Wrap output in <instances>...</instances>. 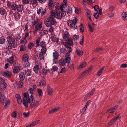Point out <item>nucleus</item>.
<instances>
[{
	"label": "nucleus",
	"mask_w": 127,
	"mask_h": 127,
	"mask_svg": "<svg viewBox=\"0 0 127 127\" xmlns=\"http://www.w3.org/2000/svg\"><path fill=\"white\" fill-rule=\"evenodd\" d=\"M15 96L17 98L18 103L19 104H21L22 102V100L20 96L18 94H16Z\"/></svg>",
	"instance_id": "obj_23"
},
{
	"label": "nucleus",
	"mask_w": 127,
	"mask_h": 127,
	"mask_svg": "<svg viewBox=\"0 0 127 127\" xmlns=\"http://www.w3.org/2000/svg\"><path fill=\"white\" fill-rule=\"evenodd\" d=\"M77 21V19L76 17L74 18L73 21L72 20H69L68 21L67 23L68 25L70 26V27H72L74 29H76L77 28V26L76 25Z\"/></svg>",
	"instance_id": "obj_5"
},
{
	"label": "nucleus",
	"mask_w": 127,
	"mask_h": 127,
	"mask_svg": "<svg viewBox=\"0 0 127 127\" xmlns=\"http://www.w3.org/2000/svg\"><path fill=\"white\" fill-rule=\"evenodd\" d=\"M79 36L77 35H73V39L76 41L79 39Z\"/></svg>",
	"instance_id": "obj_47"
},
{
	"label": "nucleus",
	"mask_w": 127,
	"mask_h": 127,
	"mask_svg": "<svg viewBox=\"0 0 127 127\" xmlns=\"http://www.w3.org/2000/svg\"><path fill=\"white\" fill-rule=\"evenodd\" d=\"M14 57L12 56L7 60V61L10 64H11L13 63L14 62Z\"/></svg>",
	"instance_id": "obj_32"
},
{
	"label": "nucleus",
	"mask_w": 127,
	"mask_h": 127,
	"mask_svg": "<svg viewBox=\"0 0 127 127\" xmlns=\"http://www.w3.org/2000/svg\"><path fill=\"white\" fill-rule=\"evenodd\" d=\"M17 5L16 4H13L12 5L11 7L13 10H15L16 9Z\"/></svg>",
	"instance_id": "obj_46"
},
{
	"label": "nucleus",
	"mask_w": 127,
	"mask_h": 127,
	"mask_svg": "<svg viewBox=\"0 0 127 127\" xmlns=\"http://www.w3.org/2000/svg\"><path fill=\"white\" fill-rule=\"evenodd\" d=\"M16 9L18 12H21L23 10V6L20 5H17Z\"/></svg>",
	"instance_id": "obj_34"
},
{
	"label": "nucleus",
	"mask_w": 127,
	"mask_h": 127,
	"mask_svg": "<svg viewBox=\"0 0 127 127\" xmlns=\"http://www.w3.org/2000/svg\"><path fill=\"white\" fill-rule=\"evenodd\" d=\"M0 74L1 75L5 77H8L10 76L12 74L11 72L10 71H0Z\"/></svg>",
	"instance_id": "obj_7"
},
{
	"label": "nucleus",
	"mask_w": 127,
	"mask_h": 127,
	"mask_svg": "<svg viewBox=\"0 0 127 127\" xmlns=\"http://www.w3.org/2000/svg\"><path fill=\"white\" fill-rule=\"evenodd\" d=\"M72 8L70 7H68L67 10V14L70 13L72 11Z\"/></svg>",
	"instance_id": "obj_48"
},
{
	"label": "nucleus",
	"mask_w": 127,
	"mask_h": 127,
	"mask_svg": "<svg viewBox=\"0 0 127 127\" xmlns=\"http://www.w3.org/2000/svg\"><path fill=\"white\" fill-rule=\"evenodd\" d=\"M29 57L28 55L25 54L22 57V61L25 67H29L30 66V64L28 62Z\"/></svg>",
	"instance_id": "obj_4"
},
{
	"label": "nucleus",
	"mask_w": 127,
	"mask_h": 127,
	"mask_svg": "<svg viewBox=\"0 0 127 127\" xmlns=\"http://www.w3.org/2000/svg\"><path fill=\"white\" fill-rule=\"evenodd\" d=\"M59 65L61 66H62L66 64L65 61L64 59H62L59 60L58 61Z\"/></svg>",
	"instance_id": "obj_16"
},
{
	"label": "nucleus",
	"mask_w": 127,
	"mask_h": 127,
	"mask_svg": "<svg viewBox=\"0 0 127 127\" xmlns=\"http://www.w3.org/2000/svg\"><path fill=\"white\" fill-rule=\"evenodd\" d=\"M104 66H103L101 68L97 73L96 75L97 76H99L100 75L104 70Z\"/></svg>",
	"instance_id": "obj_33"
},
{
	"label": "nucleus",
	"mask_w": 127,
	"mask_h": 127,
	"mask_svg": "<svg viewBox=\"0 0 127 127\" xmlns=\"http://www.w3.org/2000/svg\"><path fill=\"white\" fill-rule=\"evenodd\" d=\"M5 39L3 37L0 38V44H3L5 42Z\"/></svg>",
	"instance_id": "obj_57"
},
{
	"label": "nucleus",
	"mask_w": 127,
	"mask_h": 127,
	"mask_svg": "<svg viewBox=\"0 0 127 127\" xmlns=\"http://www.w3.org/2000/svg\"><path fill=\"white\" fill-rule=\"evenodd\" d=\"M33 91L34 90L33 89L31 88L29 89L27 93H25L23 94L24 97L23 99H24V98L25 97H27L28 98L33 97V95L34 94Z\"/></svg>",
	"instance_id": "obj_3"
},
{
	"label": "nucleus",
	"mask_w": 127,
	"mask_h": 127,
	"mask_svg": "<svg viewBox=\"0 0 127 127\" xmlns=\"http://www.w3.org/2000/svg\"><path fill=\"white\" fill-rule=\"evenodd\" d=\"M48 70L45 68H43L42 70V73L43 75H46L48 73Z\"/></svg>",
	"instance_id": "obj_44"
},
{
	"label": "nucleus",
	"mask_w": 127,
	"mask_h": 127,
	"mask_svg": "<svg viewBox=\"0 0 127 127\" xmlns=\"http://www.w3.org/2000/svg\"><path fill=\"white\" fill-rule=\"evenodd\" d=\"M51 37L52 41L55 42H58V40L57 38L56 37L54 34H52Z\"/></svg>",
	"instance_id": "obj_26"
},
{
	"label": "nucleus",
	"mask_w": 127,
	"mask_h": 127,
	"mask_svg": "<svg viewBox=\"0 0 127 127\" xmlns=\"http://www.w3.org/2000/svg\"><path fill=\"white\" fill-rule=\"evenodd\" d=\"M6 99V98L5 97L4 93L2 91L0 92V102L4 104L5 101Z\"/></svg>",
	"instance_id": "obj_8"
},
{
	"label": "nucleus",
	"mask_w": 127,
	"mask_h": 127,
	"mask_svg": "<svg viewBox=\"0 0 127 127\" xmlns=\"http://www.w3.org/2000/svg\"><path fill=\"white\" fill-rule=\"evenodd\" d=\"M5 12V10L4 9H0V14L2 15L4 14Z\"/></svg>",
	"instance_id": "obj_50"
},
{
	"label": "nucleus",
	"mask_w": 127,
	"mask_h": 127,
	"mask_svg": "<svg viewBox=\"0 0 127 127\" xmlns=\"http://www.w3.org/2000/svg\"><path fill=\"white\" fill-rule=\"evenodd\" d=\"M25 74L27 76H29L31 75V72L30 70H27L26 71Z\"/></svg>",
	"instance_id": "obj_54"
},
{
	"label": "nucleus",
	"mask_w": 127,
	"mask_h": 127,
	"mask_svg": "<svg viewBox=\"0 0 127 127\" xmlns=\"http://www.w3.org/2000/svg\"><path fill=\"white\" fill-rule=\"evenodd\" d=\"M45 24L48 27H50L51 25L49 20L46 21Z\"/></svg>",
	"instance_id": "obj_49"
},
{
	"label": "nucleus",
	"mask_w": 127,
	"mask_h": 127,
	"mask_svg": "<svg viewBox=\"0 0 127 127\" xmlns=\"http://www.w3.org/2000/svg\"><path fill=\"white\" fill-rule=\"evenodd\" d=\"M95 88H93L92 89L91 91L89 92L86 95L85 97L87 98V97H89L91 96L93 94L95 91Z\"/></svg>",
	"instance_id": "obj_15"
},
{
	"label": "nucleus",
	"mask_w": 127,
	"mask_h": 127,
	"mask_svg": "<svg viewBox=\"0 0 127 127\" xmlns=\"http://www.w3.org/2000/svg\"><path fill=\"white\" fill-rule=\"evenodd\" d=\"M49 21L51 25H55L56 24V22L54 18H51Z\"/></svg>",
	"instance_id": "obj_36"
},
{
	"label": "nucleus",
	"mask_w": 127,
	"mask_h": 127,
	"mask_svg": "<svg viewBox=\"0 0 127 127\" xmlns=\"http://www.w3.org/2000/svg\"><path fill=\"white\" fill-rule=\"evenodd\" d=\"M86 63L85 62L82 63L78 67L77 69H80L85 67L86 65Z\"/></svg>",
	"instance_id": "obj_21"
},
{
	"label": "nucleus",
	"mask_w": 127,
	"mask_h": 127,
	"mask_svg": "<svg viewBox=\"0 0 127 127\" xmlns=\"http://www.w3.org/2000/svg\"><path fill=\"white\" fill-rule=\"evenodd\" d=\"M59 54L56 51L54 52L53 54V58L58 59L59 58Z\"/></svg>",
	"instance_id": "obj_25"
},
{
	"label": "nucleus",
	"mask_w": 127,
	"mask_h": 127,
	"mask_svg": "<svg viewBox=\"0 0 127 127\" xmlns=\"http://www.w3.org/2000/svg\"><path fill=\"white\" fill-rule=\"evenodd\" d=\"M33 46V43L31 42L28 45V47L29 49H31Z\"/></svg>",
	"instance_id": "obj_64"
},
{
	"label": "nucleus",
	"mask_w": 127,
	"mask_h": 127,
	"mask_svg": "<svg viewBox=\"0 0 127 127\" xmlns=\"http://www.w3.org/2000/svg\"><path fill=\"white\" fill-rule=\"evenodd\" d=\"M14 16L15 20L18 21L20 19L21 15L19 13H17L14 14Z\"/></svg>",
	"instance_id": "obj_22"
},
{
	"label": "nucleus",
	"mask_w": 127,
	"mask_h": 127,
	"mask_svg": "<svg viewBox=\"0 0 127 127\" xmlns=\"http://www.w3.org/2000/svg\"><path fill=\"white\" fill-rule=\"evenodd\" d=\"M26 49V47L25 45H21L20 49V51H24Z\"/></svg>",
	"instance_id": "obj_52"
},
{
	"label": "nucleus",
	"mask_w": 127,
	"mask_h": 127,
	"mask_svg": "<svg viewBox=\"0 0 127 127\" xmlns=\"http://www.w3.org/2000/svg\"><path fill=\"white\" fill-rule=\"evenodd\" d=\"M73 44V43L72 40L69 39L66 42H65L64 44V45L66 47H67L68 45H72Z\"/></svg>",
	"instance_id": "obj_18"
},
{
	"label": "nucleus",
	"mask_w": 127,
	"mask_h": 127,
	"mask_svg": "<svg viewBox=\"0 0 127 127\" xmlns=\"http://www.w3.org/2000/svg\"><path fill=\"white\" fill-rule=\"evenodd\" d=\"M20 70V68L19 67H15L13 69V71L14 73H17L19 72Z\"/></svg>",
	"instance_id": "obj_35"
},
{
	"label": "nucleus",
	"mask_w": 127,
	"mask_h": 127,
	"mask_svg": "<svg viewBox=\"0 0 127 127\" xmlns=\"http://www.w3.org/2000/svg\"><path fill=\"white\" fill-rule=\"evenodd\" d=\"M12 117L13 118H16L17 117V112L16 111H14L11 114Z\"/></svg>",
	"instance_id": "obj_55"
},
{
	"label": "nucleus",
	"mask_w": 127,
	"mask_h": 127,
	"mask_svg": "<svg viewBox=\"0 0 127 127\" xmlns=\"http://www.w3.org/2000/svg\"><path fill=\"white\" fill-rule=\"evenodd\" d=\"M118 107V106L116 105L111 108L110 109L108 110L107 111V113H113L114 112Z\"/></svg>",
	"instance_id": "obj_13"
},
{
	"label": "nucleus",
	"mask_w": 127,
	"mask_h": 127,
	"mask_svg": "<svg viewBox=\"0 0 127 127\" xmlns=\"http://www.w3.org/2000/svg\"><path fill=\"white\" fill-rule=\"evenodd\" d=\"M122 18L123 20H127V14L126 12H124L122 13Z\"/></svg>",
	"instance_id": "obj_20"
},
{
	"label": "nucleus",
	"mask_w": 127,
	"mask_h": 127,
	"mask_svg": "<svg viewBox=\"0 0 127 127\" xmlns=\"http://www.w3.org/2000/svg\"><path fill=\"white\" fill-rule=\"evenodd\" d=\"M67 4L62 3L60 6V8L61 11H64L63 8H65L67 6Z\"/></svg>",
	"instance_id": "obj_31"
},
{
	"label": "nucleus",
	"mask_w": 127,
	"mask_h": 127,
	"mask_svg": "<svg viewBox=\"0 0 127 127\" xmlns=\"http://www.w3.org/2000/svg\"><path fill=\"white\" fill-rule=\"evenodd\" d=\"M70 54L69 53H66L64 57V60L65 61L66 63H70L71 60V58L69 57Z\"/></svg>",
	"instance_id": "obj_12"
},
{
	"label": "nucleus",
	"mask_w": 127,
	"mask_h": 127,
	"mask_svg": "<svg viewBox=\"0 0 127 127\" xmlns=\"http://www.w3.org/2000/svg\"><path fill=\"white\" fill-rule=\"evenodd\" d=\"M7 41L8 43H11L13 44V47H15L17 46L16 43L13 37L10 36H8L7 38Z\"/></svg>",
	"instance_id": "obj_6"
},
{
	"label": "nucleus",
	"mask_w": 127,
	"mask_h": 127,
	"mask_svg": "<svg viewBox=\"0 0 127 127\" xmlns=\"http://www.w3.org/2000/svg\"><path fill=\"white\" fill-rule=\"evenodd\" d=\"M45 11L46 10L45 9L40 8L37 9V13L38 15L40 14L42 16L44 15Z\"/></svg>",
	"instance_id": "obj_9"
},
{
	"label": "nucleus",
	"mask_w": 127,
	"mask_h": 127,
	"mask_svg": "<svg viewBox=\"0 0 127 127\" xmlns=\"http://www.w3.org/2000/svg\"><path fill=\"white\" fill-rule=\"evenodd\" d=\"M69 36V33L67 31L65 32L63 34V38L64 39H66L68 38Z\"/></svg>",
	"instance_id": "obj_24"
},
{
	"label": "nucleus",
	"mask_w": 127,
	"mask_h": 127,
	"mask_svg": "<svg viewBox=\"0 0 127 127\" xmlns=\"http://www.w3.org/2000/svg\"><path fill=\"white\" fill-rule=\"evenodd\" d=\"M75 52L79 56L81 57L83 55V52L81 50L76 49L75 51Z\"/></svg>",
	"instance_id": "obj_19"
},
{
	"label": "nucleus",
	"mask_w": 127,
	"mask_h": 127,
	"mask_svg": "<svg viewBox=\"0 0 127 127\" xmlns=\"http://www.w3.org/2000/svg\"><path fill=\"white\" fill-rule=\"evenodd\" d=\"M23 83L22 82H16L14 84V87L15 88H19L23 86Z\"/></svg>",
	"instance_id": "obj_11"
},
{
	"label": "nucleus",
	"mask_w": 127,
	"mask_h": 127,
	"mask_svg": "<svg viewBox=\"0 0 127 127\" xmlns=\"http://www.w3.org/2000/svg\"><path fill=\"white\" fill-rule=\"evenodd\" d=\"M13 36L15 39L16 40V41H17L19 40L21 38V36L19 34H17L15 35L14 36Z\"/></svg>",
	"instance_id": "obj_41"
},
{
	"label": "nucleus",
	"mask_w": 127,
	"mask_h": 127,
	"mask_svg": "<svg viewBox=\"0 0 127 127\" xmlns=\"http://www.w3.org/2000/svg\"><path fill=\"white\" fill-rule=\"evenodd\" d=\"M88 25L89 29L90 32H93L94 30V29L93 28L92 26L90 25V24L89 23H88Z\"/></svg>",
	"instance_id": "obj_40"
},
{
	"label": "nucleus",
	"mask_w": 127,
	"mask_h": 127,
	"mask_svg": "<svg viewBox=\"0 0 127 127\" xmlns=\"http://www.w3.org/2000/svg\"><path fill=\"white\" fill-rule=\"evenodd\" d=\"M23 99V103L26 107H28V104H29V106L30 108H32L35 107L38 103V101L34 99V97L29 98L26 97Z\"/></svg>",
	"instance_id": "obj_1"
},
{
	"label": "nucleus",
	"mask_w": 127,
	"mask_h": 127,
	"mask_svg": "<svg viewBox=\"0 0 127 127\" xmlns=\"http://www.w3.org/2000/svg\"><path fill=\"white\" fill-rule=\"evenodd\" d=\"M66 47H67V49L68 51V52L66 53H69L70 54V53H71L72 51V48L70 47L67 46Z\"/></svg>",
	"instance_id": "obj_53"
},
{
	"label": "nucleus",
	"mask_w": 127,
	"mask_h": 127,
	"mask_svg": "<svg viewBox=\"0 0 127 127\" xmlns=\"http://www.w3.org/2000/svg\"><path fill=\"white\" fill-rule=\"evenodd\" d=\"M47 93L49 95H51L52 93L53 90L51 88H49L47 89Z\"/></svg>",
	"instance_id": "obj_37"
},
{
	"label": "nucleus",
	"mask_w": 127,
	"mask_h": 127,
	"mask_svg": "<svg viewBox=\"0 0 127 127\" xmlns=\"http://www.w3.org/2000/svg\"><path fill=\"white\" fill-rule=\"evenodd\" d=\"M37 92L38 95L39 96L42 95H43V92L42 90L41 89H37Z\"/></svg>",
	"instance_id": "obj_45"
},
{
	"label": "nucleus",
	"mask_w": 127,
	"mask_h": 127,
	"mask_svg": "<svg viewBox=\"0 0 127 127\" xmlns=\"http://www.w3.org/2000/svg\"><path fill=\"white\" fill-rule=\"evenodd\" d=\"M46 84V82L43 80H41L39 82V85L40 86H44Z\"/></svg>",
	"instance_id": "obj_43"
},
{
	"label": "nucleus",
	"mask_w": 127,
	"mask_h": 127,
	"mask_svg": "<svg viewBox=\"0 0 127 127\" xmlns=\"http://www.w3.org/2000/svg\"><path fill=\"white\" fill-rule=\"evenodd\" d=\"M20 80L22 81L24 79L25 77V75L24 72H21L20 73L19 75Z\"/></svg>",
	"instance_id": "obj_27"
},
{
	"label": "nucleus",
	"mask_w": 127,
	"mask_h": 127,
	"mask_svg": "<svg viewBox=\"0 0 127 127\" xmlns=\"http://www.w3.org/2000/svg\"><path fill=\"white\" fill-rule=\"evenodd\" d=\"M119 115H118L116 117L112 119L109 122L108 125L109 126L111 125L114 124L115 122L119 118Z\"/></svg>",
	"instance_id": "obj_10"
},
{
	"label": "nucleus",
	"mask_w": 127,
	"mask_h": 127,
	"mask_svg": "<svg viewBox=\"0 0 127 127\" xmlns=\"http://www.w3.org/2000/svg\"><path fill=\"white\" fill-rule=\"evenodd\" d=\"M46 49L45 47H42L41 49V52L40 53H42L44 54L46 52Z\"/></svg>",
	"instance_id": "obj_61"
},
{
	"label": "nucleus",
	"mask_w": 127,
	"mask_h": 127,
	"mask_svg": "<svg viewBox=\"0 0 127 127\" xmlns=\"http://www.w3.org/2000/svg\"><path fill=\"white\" fill-rule=\"evenodd\" d=\"M39 19H37L36 20H32L31 22V24L34 26L36 24L38 23L39 21Z\"/></svg>",
	"instance_id": "obj_39"
},
{
	"label": "nucleus",
	"mask_w": 127,
	"mask_h": 127,
	"mask_svg": "<svg viewBox=\"0 0 127 127\" xmlns=\"http://www.w3.org/2000/svg\"><path fill=\"white\" fill-rule=\"evenodd\" d=\"M43 53H40L39 55V57L41 60H42L44 57V55Z\"/></svg>",
	"instance_id": "obj_62"
},
{
	"label": "nucleus",
	"mask_w": 127,
	"mask_h": 127,
	"mask_svg": "<svg viewBox=\"0 0 127 127\" xmlns=\"http://www.w3.org/2000/svg\"><path fill=\"white\" fill-rule=\"evenodd\" d=\"M58 69V67L55 65L53 66L51 69V70L52 71H57Z\"/></svg>",
	"instance_id": "obj_42"
},
{
	"label": "nucleus",
	"mask_w": 127,
	"mask_h": 127,
	"mask_svg": "<svg viewBox=\"0 0 127 127\" xmlns=\"http://www.w3.org/2000/svg\"><path fill=\"white\" fill-rule=\"evenodd\" d=\"M66 11L56 12L53 10H52L51 15L52 17H55L56 18L61 19L62 17H64L66 15Z\"/></svg>",
	"instance_id": "obj_2"
},
{
	"label": "nucleus",
	"mask_w": 127,
	"mask_h": 127,
	"mask_svg": "<svg viewBox=\"0 0 127 127\" xmlns=\"http://www.w3.org/2000/svg\"><path fill=\"white\" fill-rule=\"evenodd\" d=\"M42 27V23L41 22L37 24L35 26V31L37 32L38 30H40Z\"/></svg>",
	"instance_id": "obj_14"
},
{
	"label": "nucleus",
	"mask_w": 127,
	"mask_h": 127,
	"mask_svg": "<svg viewBox=\"0 0 127 127\" xmlns=\"http://www.w3.org/2000/svg\"><path fill=\"white\" fill-rule=\"evenodd\" d=\"M94 10L96 12H98L99 9V6L97 5H95L94 7Z\"/></svg>",
	"instance_id": "obj_63"
},
{
	"label": "nucleus",
	"mask_w": 127,
	"mask_h": 127,
	"mask_svg": "<svg viewBox=\"0 0 127 127\" xmlns=\"http://www.w3.org/2000/svg\"><path fill=\"white\" fill-rule=\"evenodd\" d=\"M10 102V101L9 100H8L7 102H6L4 106V107L5 108H6L8 107L9 106Z\"/></svg>",
	"instance_id": "obj_58"
},
{
	"label": "nucleus",
	"mask_w": 127,
	"mask_h": 127,
	"mask_svg": "<svg viewBox=\"0 0 127 127\" xmlns=\"http://www.w3.org/2000/svg\"><path fill=\"white\" fill-rule=\"evenodd\" d=\"M24 11L26 13L29 14L30 13V8L28 6L25 7Z\"/></svg>",
	"instance_id": "obj_29"
},
{
	"label": "nucleus",
	"mask_w": 127,
	"mask_h": 127,
	"mask_svg": "<svg viewBox=\"0 0 127 127\" xmlns=\"http://www.w3.org/2000/svg\"><path fill=\"white\" fill-rule=\"evenodd\" d=\"M53 4V0H48V6L49 7H51Z\"/></svg>",
	"instance_id": "obj_51"
},
{
	"label": "nucleus",
	"mask_w": 127,
	"mask_h": 127,
	"mask_svg": "<svg viewBox=\"0 0 127 127\" xmlns=\"http://www.w3.org/2000/svg\"><path fill=\"white\" fill-rule=\"evenodd\" d=\"M6 86L7 84L5 82L1 83L0 85V89L1 91H4L6 88Z\"/></svg>",
	"instance_id": "obj_17"
},
{
	"label": "nucleus",
	"mask_w": 127,
	"mask_h": 127,
	"mask_svg": "<svg viewBox=\"0 0 127 127\" xmlns=\"http://www.w3.org/2000/svg\"><path fill=\"white\" fill-rule=\"evenodd\" d=\"M39 69V66L37 65H35L33 68V71L36 73H37L38 72V70Z\"/></svg>",
	"instance_id": "obj_38"
},
{
	"label": "nucleus",
	"mask_w": 127,
	"mask_h": 127,
	"mask_svg": "<svg viewBox=\"0 0 127 127\" xmlns=\"http://www.w3.org/2000/svg\"><path fill=\"white\" fill-rule=\"evenodd\" d=\"M6 49L8 50L11 49L12 48V47H13V44L11 43H8L7 45L6 46Z\"/></svg>",
	"instance_id": "obj_28"
},
{
	"label": "nucleus",
	"mask_w": 127,
	"mask_h": 127,
	"mask_svg": "<svg viewBox=\"0 0 127 127\" xmlns=\"http://www.w3.org/2000/svg\"><path fill=\"white\" fill-rule=\"evenodd\" d=\"M30 114L29 112H28L27 113L24 112L23 113V115L24 117H28Z\"/></svg>",
	"instance_id": "obj_60"
},
{
	"label": "nucleus",
	"mask_w": 127,
	"mask_h": 127,
	"mask_svg": "<svg viewBox=\"0 0 127 127\" xmlns=\"http://www.w3.org/2000/svg\"><path fill=\"white\" fill-rule=\"evenodd\" d=\"M60 108V107H58L50 110L49 112V113L51 114L56 112Z\"/></svg>",
	"instance_id": "obj_30"
},
{
	"label": "nucleus",
	"mask_w": 127,
	"mask_h": 127,
	"mask_svg": "<svg viewBox=\"0 0 127 127\" xmlns=\"http://www.w3.org/2000/svg\"><path fill=\"white\" fill-rule=\"evenodd\" d=\"M93 15L95 18L96 19H97L99 18V14L98 13H95Z\"/></svg>",
	"instance_id": "obj_59"
},
{
	"label": "nucleus",
	"mask_w": 127,
	"mask_h": 127,
	"mask_svg": "<svg viewBox=\"0 0 127 127\" xmlns=\"http://www.w3.org/2000/svg\"><path fill=\"white\" fill-rule=\"evenodd\" d=\"M75 12L76 14H78L80 12V10L78 8H75Z\"/></svg>",
	"instance_id": "obj_56"
}]
</instances>
